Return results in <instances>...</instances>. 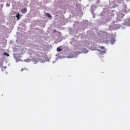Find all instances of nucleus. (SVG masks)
<instances>
[{
    "instance_id": "f257e3e1",
    "label": "nucleus",
    "mask_w": 130,
    "mask_h": 130,
    "mask_svg": "<svg viewBox=\"0 0 130 130\" xmlns=\"http://www.w3.org/2000/svg\"><path fill=\"white\" fill-rule=\"evenodd\" d=\"M122 12H123V13H125V14H126L130 12V9L127 8V6H126V5L124 4L122 8Z\"/></svg>"
},
{
    "instance_id": "f03ea898",
    "label": "nucleus",
    "mask_w": 130,
    "mask_h": 130,
    "mask_svg": "<svg viewBox=\"0 0 130 130\" xmlns=\"http://www.w3.org/2000/svg\"><path fill=\"white\" fill-rule=\"evenodd\" d=\"M124 16V14H123L122 12H119V13H118L117 16V21H118V22H119V21H120V19H122Z\"/></svg>"
},
{
    "instance_id": "7ed1b4c3",
    "label": "nucleus",
    "mask_w": 130,
    "mask_h": 130,
    "mask_svg": "<svg viewBox=\"0 0 130 130\" xmlns=\"http://www.w3.org/2000/svg\"><path fill=\"white\" fill-rule=\"evenodd\" d=\"M124 25H125V26H127L128 27H130V18L124 21Z\"/></svg>"
},
{
    "instance_id": "20e7f679",
    "label": "nucleus",
    "mask_w": 130,
    "mask_h": 130,
    "mask_svg": "<svg viewBox=\"0 0 130 130\" xmlns=\"http://www.w3.org/2000/svg\"><path fill=\"white\" fill-rule=\"evenodd\" d=\"M98 51L99 53H100V54H104L106 53V50L101 51V50L98 49Z\"/></svg>"
},
{
    "instance_id": "39448f33",
    "label": "nucleus",
    "mask_w": 130,
    "mask_h": 130,
    "mask_svg": "<svg viewBox=\"0 0 130 130\" xmlns=\"http://www.w3.org/2000/svg\"><path fill=\"white\" fill-rule=\"evenodd\" d=\"M26 12H27V9L24 8L21 9V13H22L23 14L26 13Z\"/></svg>"
},
{
    "instance_id": "423d86ee",
    "label": "nucleus",
    "mask_w": 130,
    "mask_h": 130,
    "mask_svg": "<svg viewBox=\"0 0 130 130\" xmlns=\"http://www.w3.org/2000/svg\"><path fill=\"white\" fill-rule=\"evenodd\" d=\"M117 2L119 5H120L123 3V0H117Z\"/></svg>"
},
{
    "instance_id": "0eeeda50",
    "label": "nucleus",
    "mask_w": 130,
    "mask_h": 130,
    "mask_svg": "<svg viewBox=\"0 0 130 130\" xmlns=\"http://www.w3.org/2000/svg\"><path fill=\"white\" fill-rule=\"evenodd\" d=\"M16 17L17 18V20H20V14L19 13H17Z\"/></svg>"
},
{
    "instance_id": "6e6552de",
    "label": "nucleus",
    "mask_w": 130,
    "mask_h": 130,
    "mask_svg": "<svg viewBox=\"0 0 130 130\" xmlns=\"http://www.w3.org/2000/svg\"><path fill=\"white\" fill-rule=\"evenodd\" d=\"M46 16H47V17H48V18H51V15H50V14L49 13H46Z\"/></svg>"
},
{
    "instance_id": "1a4fd4ad",
    "label": "nucleus",
    "mask_w": 130,
    "mask_h": 130,
    "mask_svg": "<svg viewBox=\"0 0 130 130\" xmlns=\"http://www.w3.org/2000/svg\"><path fill=\"white\" fill-rule=\"evenodd\" d=\"M4 55H6L7 56H10V54L7 52L4 53Z\"/></svg>"
},
{
    "instance_id": "9d476101",
    "label": "nucleus",
    "mask_w": 130,
    "mask_h": 130,
    "mask_svg": "<svg viewBox=\"0 0 130 130\" xmlns=\"http://www.w3.org/2000/svg\"><path fill=\"white\" fill-rule=\"evenodd\" d=\"M38 53H40V52H37V53L35 54L36 56H38V57L40 56V54H39Z\"/></svg>"
},
{
    "instance_id": "9b49d317",
    "label": "nucleus",
    "mask_w": 130,
    "mask_h": 130,
    "mask_svg": "<svg viewBox=\"0 0 130 130\" xmlns=\"http://www.w3.org/2000/svg\"><path fill=\"white\" fill-rule=\"evenodd\" d=\"M101 49H102V50H106V49H105V47H101Z\"/></svg>"
},
{
    "instance_id": "f8f14e48",
    "label": "nucleus",
    "mask_w": 130,
    "mask_h": 130,
    "mask_svg": "<svg viewBox=\"0 0 130 130\" xmlns=\"http://www.w3.org/2000/svg\"><path fill=\"white\" fill-rule=\"evenodd\" d=\"M61 49H60V48L58 47L57 48V51H61Z\"/></svg>"
},
{
    "instance_id": "ddd939ff",
    "label": "nucleus",
    "mask_w": 130,
    "mask_h": 130,
    "mask_svg": "<svg viewBox=\"0 0 130 130\" xmlns=\"http://www.w3.org/2000/svg\"><path fill=\"white\" fill-rule=\"evenodd\" d=\"M53 32H54L55 33L56 32V30L54 29V30H53Z\"/></svg>"
},
{
    "instance_id": "4468645a",
    "label": "nucleus",
    "mask_w": 130,
    "mask_h": 130,
    "mask_svg": "<svg viewBox=\"0 0 130 130\" xmlns=\"http://www.w3.org/2000/svg\"><path fill=\"white\" fill-rule=\"evenodd\" d=\"M85 53H87L88 52V50H85V52H84Z\"/></svg>"
},
{
    "instance_id": "2eb2a0df",
    "label": "nucleus",
    "mask_w": 130,
    "mask_h": 130,
    "mask_svg": "<svg viewBox=\"0 0 130 130\" xmlns=\"http://www.w3.org/2000/svg\"><path fill=\"white\" fill-rule=\"evenodd\" d=\"M23 71H24V69H22L21 70V72H23Z\"/></svg>"
},
{
    "instance_id": "dca6fc26",
    "label": "nucleus",
    "mask_w": 130,
    "mask_h": 130,
    "mask_svg": "<svg viewBox=\"0 0 130 130\" xmlns=\"http://www.w3.org/2000/svg\"><path fill=\"white\" fill-rule=\"evenodd\" d=\"M8 7H10V5L9 4L8 5Z\"/></svg>"
}]
</instances>
